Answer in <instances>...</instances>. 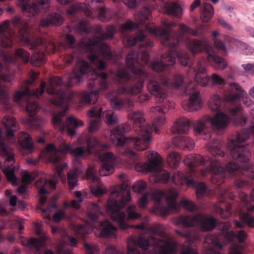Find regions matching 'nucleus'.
Here are the masks:
<instances>
[{
  "mask_svg": "<svg viewBox=\"0 0 254 254\" xmlns=\"http://www.w3.org/2000/svg\"><path fill=\"white\" fill-rule=\"evenodd\" d=\"M85 152V150L82 147H73L72 146L70 154L75 158H81Z\"/></svg>",
  "mask_w": 254,
  "mask_h": 254,
  "instance_id": "nucleus-50",
  "label": "nucleus"
},
{
  "mask_svg": "<svg viewBox=\"0 0 254 254\" xmlns=\"http://www.w3.org/2000/svg\"><path fill=\"white\" fill-rule=\"evenodd\" d=\"M64 211L63 209L60 210L53 216V219L55 222H60L61 220L65 218Z\"/></svg>",
  "mask_w": 254,
  "mask_h": 254,
  "instance_id": "nucleus-55",
  "label": "nucleus"
},
{
  "mask_svg": "<svg viewBox=\"0 0 254 254\" xmlns=\"http://www.w3.org/2000/svg\"><path fill=\"white\" fill-rule=\"evenodd\" d=\"M75 231L77 234L84 237L86 235L91 233L92 230L88 226L84 224H77L75 226Z\"/></svg>",
  "mask_w": 254,
  "mask_h": 254,
  "instance_id": "nucleus-46",
  "label": "nucleus"
},
{
  "mask_svg": "<svg viewBox=\"0 0 254 254\" xmlns=\"http://www.w3.org/2000/svg\"><path fill=\"white\" fill-rule=\"evenodd\" d=\"M64 21V18L62 15L54 12L42 19L39 25L42 27H48L51 26H58L62 24Z\"/></svg>",
  "mask_w": 254,
  "mask_h": 254,
  "instance_id": "nucleus-25",
  "label": "nucleus"
},
{
  "mask_svg": "<svg viewBox=\"0 0 254 254\" xmlns=\"http://www.w3.org/2000/svg\"><path fill=\"white\" fill-rule=\"evenodd\" d=\"M214 13V7L209 3L204 2L200 7V18L202 21L206 22L210 20Z\"/></svg>",
  "mask_w": 254,
  "mask_h": 254,
  "instance_id": "nucleus-36",
  "label": "nucleus"
},
{
  "mask_svg": "<svg viewBox=\"0 0 254 254\" xmlns=\"http://www.w3.org/2000/svg\"><path fill=\"white\" fill-rule=\"evenodd\" d=\"M251 185V183L243 177L236 179L235 182V187L237 189H246L249 188Z\"/></svg>",
  "mask_w": 254,
  "mask_h": 254,
  "instance_id": "nucleus-48",
  "label": "nucleus"
},
{
  "mask_svg": "<svg viewBox=\"0 0 254 254\" xmlns=\"http://www.w3.org/2000/svg\"><path fill=\"white\" fill-rule=\"evenodd\" d=\"M173 142L176 147L183 150H191L194 145V141L187 136L176 137L173 139Z\"/></svg>",
  "mask_w": 254,
  "mask_h": 254,
  "instance_id": "nucleus-28",
  "label": "nucleus"
},
{
  "mask_svg": "<svg viewBox=\"0 0 254 254\" xmlns=\"http://www.w3.org/2000/svg\"><path fill=\"white\" fill-rule=\"evenodd\" d=\"M146 187V183L145 182L140 180L132 186V190L134 192H142Z\"/></svg>",
  "mask_w": 254,
  "mask_h": 254,
  "instance_id": "nucleus-51",
  "label": "nucleus"
},
{
  "mask_svg": "<svg viewBox=\"0 0 254 254\" xmlns=\"http://www.w3.org/2000/svg\"><path fill=\"white\" fill-rule=\"evenodd\" d=\"M172 182L176 185L186 183L188 186L196 187V194L198 197L207 194V186L203 182L196 183L191 175L188 177L181 172L174 173L172 178Z\"/></svg>",
  "mask_w": 254,
  "mask_h": 254,
  "instance_id": "nucleus-17",
  "label": "nucleus"
},
{
  "mask_svg": "<svg viewBox=\"0 0 254 254\" xmlns=\"http://www.w3.org/2000/svg\"><path fill=\"white\" fill-rule=\"evenodd\" d=\"M222 197L223 200H220V203L215 206V212L220 215L221 218L227 219L232 215V206L226 202L227 197L231 200H235L236 196L228 190H223L222 191Z\"/></svg>",
  "mask_w": 254,
  "mask_h": 254,
  "instance_id": "nucleus-19",
  "label": "nucleus"
},
{
  "mask_svg": "<svg viewBox=\"0 0 254 254\" xmlns=\"http://www.w3.org/2000/svg\"><path fill=\"white\" fill-rule=\"evenodd\" d=\"M194 73L195 82L190 81L186 88L185 92L190 95L188 100L182 102L183 108L189 112H193L200 109L201 102L199 96V91L197 89V84L201 86H205L209 83L212 85L223 86L225 83L222 77L216 73L212 74L210 76L206 75V69L204 61H198L196 67L192 68Z\"/></svg>",
  "mask_w": 254,
  "mask_h": 254,
  "instance_id": "nucleus-7",
  "label": "nucleus"
},
{
  "mask_svg": "<svg viewBox=\"0 0 254 254\" xmlns=\"http://www.w3.org/2000/svg\"><path fill=\"white\" fill-rule=\"evenodd\" d=\"M65 39L67 44L70 45L74 44L76 41L74 37L70 34H66Z\"/></svg>",
  "mask_w": 254,
  "mask_h": 254,
  "instance_id": "nucleus-62",
  "label": "nucleus"
},
{
  "mask_svg": "<svg viewBox=\"0 0 254 254\" xmlns=\"http://www.w3.org/2000/svg\"><path fill=\"white\" fill-rule=\"evenodd\" d=\"M87 144L89 152L98 151L100 150V148L105 149L107 148L106 144H102L93 136L90 137L87 139Z\"/></svg>",
  "mask_w": 254,
  "mask_h": 254,
  "instance_id": "nucleus-40",
  "label": "nucleus"
},
{
  "mask_svg": "<svg viewBox=\"0 0 254 254\" xmlns=\"http://www.w3.org/2000/svg\"><path fill=\"white\" fill-rule=\"evenodd\" d=\"M247 237V234L244 230H240L237 233L233 231H230L224 234V242L229 243L235 239H237L240 244L244 243Z\"/></svg>",
  "mask_w": 254,
  "mask_h": 254,
  "instance_id": "nucleus-33",
  "label": "nucleus"
},
{
  "mask_svg": "<svg viewBox=\"0 0 254 254\" xmlns=\"http://www.w3.org/2000/svg\"><path fill=\"white\" fill-rule=\"evenodd\" d=\"M222 145L220 142L216 140L211 141L207 145V149L214 157L219 156L223 157L225 156L224 152L221 150V146Z\"/></svg>",
  "mask_w": 254,
  "mask_h": 254,
  "instance_id": "nucleus-39",
  "label": "nucleus"
},
{
  "mask_svg": "<svg viewBox=\"0 0 254 254\" xmlns=\"http://www.w3.org/2000/svg\"><path fill=\"white\" fill-rule=\"evenodd\" d=\"M2 123L5 127H16L17 122L16 119L10 116H5L3 117Z\"/></svg>",
  "mask_w": 254,
  "mask_h": 254,
  "instance_id": "nucleus-49",
  "label": "nucleus"
},
{
  "mask_svg": "<svg viewBox=\"0 0 254 254\" xmlns=\"http://www.w3.org/2000/svg\"><path fill=\"white\" fill-rule=\"evenodd\" d=\"M219 35V33L217 31H214L212 32V35L213 37L214 45L212 46L213 49H210L213 53L216 51L220 53L221 54L225 56L227 54V49L225 47V44L220 40L216 38Z\"/></svg>",
  "mask_w": 254,
  "mask_h": 254,
  "instance_id": "nucleus-38",
  "label": "nucleus"
},
{
  "mask_svg": "<svg viewBox=\"0 0 254 254\" xmlns=\"http://www.w3.org/2000/svg\"><path fill=\"white\" fill-rule=\"evenodd\" d=\"M35 234L39 238L31 237L29 239L20 237L18 242L24 246L27 251H31L38 254L42 253V248L46 247V242L48 237L46 234L43 232L41 225L36 223L35 224Z\"/></svg>",
  "mask_w": 254,
  "mask_h": 254,
  "instance_id": "nucleus-15",
  "label": "nucleus"
},
{
  "mask_svg": "<svg viewBox=\"0 0 254 254\" xmlns=\"http://www.w3.org/2000/svg\"><path fill=\"white\" fill-rule=\"evenodd\" d=\"M177 225H182L184 227L199 226L204 231H210L215 229L217 221L213 216H207L201 213L196 215H180L173 220Z\"/></svg>",
  "mask_w": 254,
  "mask_h": 254,
  "instance_id": "nucleus-11",
  "label": "nucleus"
},
{
  "mask_svg": "<svg viewBox=\"0 0 254 254\" xmlns=\"http://www.w3.org/2000/svg\"><path fill=\"white\" fill-rule=\"evenodd\" d=\"M179 205L190 212H193L196 210L195 204L192 202L188 200L181 201Z\"/></svg>",
  "mask_w": 254,
  "mask_h": 254,
  "instance_id": "nucleus-52",
  "label": "nucleus"
},
{
  "mask_svg": "<svg viewBox=\"0 0 254 254\" xmlns=\"http://www.w3.org/2000/svg\"><path fill=\"white\" fill-rule=\"evenodd\" d=\"M99 158L103 162L99 170L101 176H106L112 174L114 171L116 157L112 152H105L100 154Z\"/></svg>",
  "mask_w": 254,
  "mask_h": 254,
  "instance_id": "nucleus-20",
  "label": "nucleus"
},
{
  "mask_svg": "<svg viewBox=\"0 0 254 254\" xmlns=\"http://www.w3.org/2000/svg\"><path fill=\"white\" fill-rule=\"evenodd\" d=\"M243 252L241 247L238 245H234L229 249V254H242Z\"/></svg>",
  "mask_w": 254,
  "mask_h": 254,
  "instance_id": "nucleus-56",
  "label": "nucleus"
},
{
  "mask_svg": "<svg viewBox=\"0 0 254 254\" xmlns=\"http://www.w3.org/2000/svg\"><path fill=\"white\" fill-rule=\"evenodd\" d=\"M38 75V73L32 70L30 79L25 81V85L17 91L14 96V100L16 102L18 103L22 102L25 104L26 111L30 116H34L39 108L38 103L33 100L32 97L35 96L38 98L43 94L46 87V83L44 81L41 82L39 88H36L33 91H31L27 86L33 83Z\"/></svg>",
  "mask_w": 254,
  "mask_h": 254,
  "instance_id": "nucleus-9",
  "label": "nucleus"
},
{
  "mask_svg": "<svg viewBox=\"0 0 254 254\" xmlns=\"http://www.w3.org/2000/svg\"><path fill=\"white\" fill-rule=\"evenodd\" d=\"M0 136L1 130L0 129ZM0 155L4 159V167L2 172L5 175L8 182L13 185H17V178L15 175V167L13 166L15 162L13 149L6 145L0 136Z\"/></svg>",
  "mask_w": 254,
  "mask_h": 254,
  "instance_id": "nucleus-14",
  "label": "nucleus"
},
{
  "mask_svg": "<svg viewBox=\"0 0 254 254\" xmlns=\"http://www.w3.org/2000/svg\"><path fill=\"white\" fill-rule=\"evenodd\" d=\"M194 133L196 135L206 134L210 137V134H207L208 132L205 124L201 121H197L193 124Z\"/></svg>",
  "mask_w": 254,
  "mask_h": 254,
  "instance_id": "nucleus-42",
  "label": "nucleus"
},
{
  "mask_svg": "<svg viewBox=\"0 0 254 254\" xmlns=\"http://www.w3.org/2000/svg\"><path fill=\"white\" fill-rule=\"evenodd\" d=\"M11 25L16 28L18 32V36L23 41L29 48L35 52L30 59V54L23 48H18L15 51V55L17 59L20 60L23 63H28L30 60L31 64L35 66H40L43 65L46 60V53L49 54L53 53L56 50V46L51 42L48 46L45 39L41 37L33 36L30 33V28L28 24L24 22L20 17L15 16L12 20Z\"/></svg>",
  "mask_w": 254,
  "mask_h": 254,
  "instance_id": "nucleus-5",
  "label": "nucleus"
},
{
  "mask_svg": "<svg viewBox=\"0 0 254 254\" xmlns=\"http://www.w3.org/2000/svg\"><path fill=\"white\" fill-rule=\"evenodd\" d=\"M64 60L66 65H70L72 64L75 60L74 54L66 55L64 56Z\"/></svg>",
  "mask_w": 254,
  "mask_h": 254,
  "instance_id": "nucleus-57",
  "label": "nucleus"
},
{
  "mask_svg": "<svg viewBox=\"0 0 254 254\" xmlns=\"http://www.w3.org/2000/svg\"><path fill=\"white\" fill-rule=\"evenodd\" d=\"M91 191L93 194L97 196L102 195L105 193L104 190L101 188H92Z\"/></svg>",
  "mask_w": 254,
  "mask_h": 254,
  "instance_id": "nucleus-63",
  "label": "nucleus"
},
{
  "mask_svg": "<svg viewBox=\"0 0 254 254\" xmlns=\"http://www.w3.org/2000/svg\"><path fill=\"white\" fill-rule=\"evenodd\" d=\"M231 119L226 114L220 112L214 117H207V121L209 122L213 127L217 129L225 128L230 123Z\"/></svg>",
  "mask_w": 254,
  "mask_h": 254,
  "instance_id": "nucleus-23",
  "label": "nucleus"
},
{
  "mask_svg": "<svg viewBox=\"0 0 254 254\" xmlns=\"http://www.w3.org/2000/svg\"><path fill=\"white\" fill-rule=\"evenodd\" d=\"M182 8L175 2H167L164 4V12L175 18H179L182 15Z\"/></svg>",
  "mask_w": 254,
  "mask_h": 254,
  "instance_id": "nucleus-32",
  "label": "nucleus"
},
{
  "mask_svg": "<svg viewBox=\"0 0 254 254\" xmlns=\"http://www.w3.org/2000/svg\"><path fill=\"white\" fill-rule=\"evenodd\" d=\"M95 33L99 36H94L89 39L88 42L85 44V50L86 52L90 53L88 58L91 63L97 66L99 71L93 69L88 62L80 61L76 64L71 73L64 75L63 78L58 76L52 77L46 88L48 94L52 96L51 99L52 104L63 109L62 112L53 115V125L62 132L66 131L71 136L75 134L76 131L70 126L77 127L82 126L83 123L73 116L66 118V123L62 120V118L68 109L69 104L74 98L73 93L69 90H64L62 85L68 87L78 85L83 82L84 75L92 71L91 77L89 78L87 84L90 92H84L81 96L83 102L90 104H95L97 101L99 94L108 89L111 85L108 74L102 71L106 69L107 64L99 59L97 53L101 54L106 60L113 59L114 55L110 48L104 40L113 38L116 32Z\"/></svg>",
  "mask_w": 254,
  "mask_h": 254,
  "instance_id": "nucleus-2",
  "label": "nucleus"
},
{
  "mask_svg": "<svg viewBox=\"0 0 254 254\" xmlns=\"http://www.w3.org/2000/svg\"><path fill=\"white\" fill-rule=\"evenodd\" d=\"M34 179L32 176L28 172H25L22 177L23 182L27 184H30L31 182Z\"/></svg>",
  "mask_w": 254,
  "mask_h": 254,
  "instance_id": "nucleus-60",
  "label": "nucleus"
},
{
  "mask_svg": "<svg viewBox=\"0 0 254 254\" xmlns=\"http://www.w3.org/2000/svg\"><path fill=\"white\" fill-rule=\"evenodd\" d=\"M137 229L147 231L151 236H141L135 241L132 238L127 241V254H175V243L171 241L160 224L150 227L143 223L134 226ZM105 254H125L113 245L108 246Z\"/></svg>",
  "mask_w": 254,
  "mask_h": 254,
  "instance_id": "nucleus-4",
  "label": "nucleus"
},
{
  "mask_svg": "<svg viewBox=\"0 0 254 254\" xmlns=\"http://www.w3.org/2000/svg\"><path fill=\"white\" fill-rule=\"evenodd\" d=\"M148 161L141 165L142 170L145 172H151L156 174L157 179L160 182L167 183L170 179L169 173L160 168L161 158L156 152L149 151L146 152Z\"/></svg>",
  "mask_w": 254,
  "mask_h": 254,
  "instance_id": "nucleus-13",
  "label": "nucleus"
},
{
  "mask_svg": "<svg viewBox=\"0 0 254 254\" xmlns=\"http://www.w3.org/2000/svg\"><path fill=\"white\" fill-rule=\"evenodd\" d=\"M242 66L246 72L250 74L254 73V64H243Z\"/></svg>",
  "mask_w": 254,
  "mask_h": 254,
  "instance_id": "nucleus-59",
  "label": "nucleus"
},
{
  "mask_svg": "<svg viewBox=\"0 0 254 254\" xmlns=\"http://www.w3.org/2000/svg\"><path fill=\"white\" fill-rule=\"evenodd\" d=\"M191 125L190 121L186 118H181L176 122L172 128L174 133H187Z\"/></svg>",
  "mask_w": 254,
  "mask_h": 254,
  "instance_id": "nucleus-30",
  "label": "nucleus"
},
{
  "mask_svg": "<svg viewBox=\"0 0 254 254\" xmlns=\"http://www.w3.org/2000/svg\"><path fill=\"white\" fill-rule=\"evenodd\" d=\"M19 143L23 151L27 153H30L33 151V144L30 135L26 132L19 134Z\"/></svg>",
  "mask_w": 254,
  "mask_h": 254,
  "instance_id": "nucleus-31",
  "label": "nucleus"
},
{
  "mask_svg": "<svg viewBox=\"0 0 254 254\" xmlns=\"http://www.w3.org/2000/svg\"><path fill=\"white\" fill-rule=\"evenodd\" d=\"M87 114L90 117L96 118L95 119L90 121L89 127V132H94L98 128L99 123L101 121L100 118L103 115V108L101 106L93 107L88 111Z\"/></svg>",
  "mask_w": 254,
  "mask_h": 254,
  "instance_id": "nucleus-24",
  "label": "nucleus"
},
{
  "mask_svg": "<svg viewBox=\"0 0 254 254\" xmlns=\"http://www.w3.org/2000/svg\"><path fill=\"white\" fill-rule=\"evenodd\" d=\"M15 32L10 27L9 21L6 20L0 25V43L4 48L11 47Z\"/></svg>",
  "mask_w": 254,
  "mask_h": 254,
  "instance_id": "nucleus-21",
  "label": "nucleus"
},
{
  "mask_svg": "<svg viewBox=\"0 0 254 254\" xmlns=\"http://www.w3.org/2000/svg\"><path fill=\"white\" fill-rule=\"evenodd\" d=\"M150 98V96L147 93H144L140 94L137 98V101L141 103H144L145 102L148 101Z\"/></svg>",
  "mask_w": 254,
  "mask_h": 254,
  "instance_id": "nucleus-61",
  "label": "nucleus"
},
{
  "mask_svg": "<svg viewBox=\"0 0 254 254\" xmlns=\"http://www.w3.org/2000/svg\"><path fill=\"white\" fill-rule=\"evenodd\" d=\"M71 148V146L62 143L58 149L54 144L50 143L42 151L41 154L51 163L57 164L60 163L62 155L65 156L68 153H70Z\"/></svg>",
  "mask_w": 254,
  "mask_h": 254,
  "instance_id": "nucleus-16",
  "label": "nucleus"
},
{
  "mask_svg": "<svg viewBox=\"0 0 254 254\" xmlns=\"http://www.w3.org/2000/svg\"><path fill=\"white\" fill-rule=\"evenodd\" d=\"M217 52L218 53L217 51L213 53L212 50H210L207 54V61L215 68L224 69L227 67L228 64L224 59L215 54Z\"/></svg>",
  "mask_w": 254,
  "mask_h": 254,
  "instance_id": "nucleus-27",
  "label": "nucleus"
},
{
  "mask_svg": "<svg viewBox=\"0 0 254 254\" xmlns=\"http://www.w3.org/2000/svg\"><path fill=\"white\" fill-rule=\"evenodd\" d=\"M52 232L54 235L60 234L63 243L72 247L77 246V240L75 238L68 235L65 231L62 232L59 228L53 227Z\"/></svg>",
  "mask_w": 254,
  "mask_h": 254,
  "instance_id": "nucleus-37",
  "label": "nucleus"
},
{
  "mask_svg": "<svg viewBox=\"0 0 254 254\" xmlns=\"http://www.w3.org/2000/svg\"><path fill=\"white\" fill-rule=\"evenodd\" d=\"M67 178L69 189L72 190L76 186L77 183L76 173L74 171L69 172L67 175Z\"/></svg>",
  "mask_w": 254,
  "mask_h": 254,
  "instance_id": "nucleus-47",
  "label": "nucleus"
},
{
  "mask_svg": "<svg viewBox=\"0 0 254 254\" xmlns=\"http://www.w3.org/2000/svg\"><path fill=\"white\" fill-rule=\"evenodd\" d=\"M28 251L29 252H33L37 254H40L33 251ZM43 253L44 254H55L54 252L52 250L50 249H46L44 251V252L42 251V253L41 254H42ZM56 254H72V253L70 250L67 249L63 244H61L57 247Z\"/></svg>",
  "mask_w": 254,
  "mask_h": 254,
  "instance_id": "nucleus-45",
  "label": "nucleus"
},
{
  "mask_svg": "<svg viewBox=\"0 0 254 254\" xmlns=\"http://www.w3.org/2000/svg\"><path fill=\"white\" fill-rule=\"evenodd\" d=\"M175 232L180 236L188 239L183 245L184 248L182 254H198L197 251L194 247L193 243L190 241L191 234L190 233H183L178 230H176Z\"/></svg>",
  "mask_w": 254,
  "mask_h": 254,
  "instance_id": "nucleus-29",
  "label": "nucleus"
},
{
  "mask_svg": "<svg viewBox=\"0 0 254 254\" xmlns=\"http://www.w3.org/2000/svg\"><path fill=\"white\" fill-rule=\"evenodd\" d=\"M117 230L108 221L100 222V235L103 237H110L114 236L115 232Z\"/></svg>",
  "mask_w": 254,
  "mask_h": 254,
  "instance_id": "nucleus-35",
  "label": "nucleus"
},
{
  "mask_svg": "<svg viewBox=\"0 0 254 254\" xmlns=\"http://www.w3.org/2000/svg\"><path fill=\"white\" fill-rule=\"evenodd\" d=\"M90 209V211L88 214L89 218L94 222H98L99 216L102 214L100 207L97 203L93 202L91 204Z\"/></svg>",
  "mask_w": 254,
  "mask_h": 254,
  "instance_id": "nucleus-41",
  "label": "nucleus"
},
{
  "mask_svg": "<svg viewBox=\"0 0 254 254\" xmlns=\"http://www.w3.org/2000/svg\"><path fill=\"white\" fill-rule=\"evenodd\" d=\"M148 193H146L139 199L138 204L139 207L141 208L145 207L148 202Z\"/></svg>",
  "mask_w": 254,
  "mask_h": 254,
  "instance_id": "nucleus-54",
  "label": "nucleus"
},
{
  "mask_svg": "<svg viewBox=\"0 0 254 254\" xmlns=\"http://www.w3.org/2000/svg\"><path fill=\"white\" fill-rule=\"evenodd\" d=\"M155 6L154 4L144 6L135 16L136 22L127 20L121 25L120 30L122 33L131 31L143 25H144V29L139 30L138 33L134 35L125 38L127 46H133L137 44L139 49L130 51L126 58V64L131 74L123 68L117 70L114 76L115 83L118 84L126 83V86L109 93L107 96L116 109L126 108L128 111H131L133 107L131 96L141 91L144 81L149 76L144 70V65L149 61L147 49L153 47V42L148 39L147 33L159 37L162 44L169 48L168 52L163 54L160 61H153L150 64L151 68L158 72L156 76L159 81L152 78L147 83V89L154 97L157 104L152 108L151 111L160 115L156 117L151 126L145 121L142 112L138 111L129 113L128 117L132 122L133 128L137 136H126L127 125L118 126L111 132V139L113 143L123 146L127 143L137 151L145 150L149 147L153 129L158 132L157 127L165 122L164 114L174 107L175 103L169 99L167 88H179L184 82V78L181 75L175 74L171 79L168 76V70L175 64L177 57L181 64L190 66V59L189 54L185 51L180 50L178 47L183 40L184 34L200 36L199 28L194 30L184 24H180L176 31L173 29L177 26V24L168 20L163 21L161 27L149 25L148 22Z\"/></svg>",
  "mask_w": 254,
  "mask_h": 254,
  "instance_id": "nucleus-1",
  "label": "nucleus"
},
{
  "mask_svg": "<svg viewBox=\"0 0 254 254\" xmlns=\"http://www.w3.org/2000/svg\"><path fill=\"white\" fill-rule=\"evenodd\" d=\"M130 200V185L127 182H123L117 189L112 191L107 201V211L110 213L112 219L117 223L120 228L126 230L129 225L127 220H136L141 215L136 212L134 205H129L127 209V217L121 209Z\"/></svg>",
  "mask_w": 254,
  "mask_h": 254,
  "instance_id": "nucleus-6",
  "label": "nucleus"
},
{
  "mask_svg": "<svg viewBox=\"0 0 254 254\" xmlns=\"http://www.w3.org/2000/svg\"><path fill=\"white\" fill-rule=\"evenodd\" d=\"M103 1V0H86L85 3H79L73 5L66 12L69 15H73L77 11L81 10L87 17L93 19L96 16L94 13L96 11L98 12V16L102 21H107L110 18L107 17L106 7L102 5Z\"/></svg>",
  "mask_w": 254,
  "mask_h": 254,
  "instance_id": "nucleus-12",
  "label": "nucleus"
},
{
  "mask_svg": "<svg viewBox=\"0 0 254 254\" xmlns=\"http://www.w3.org/2000/svg\"><path fill=\"white\" fill-rule=\"evenodd\" d=\"M251 135L254 137V125L250 129H243L237 132L235 138L228 143L232 158L244 163L241 168L238 164L234 162L228 163L225 168L222 166L220 160L214 157L206 160L197 154L187 156L184 163L192 169L202 166L197 169L200 171V175L204 177L210 174L211 183L217 186L224 182L227 173L232 176L242 175L254 180V166L249 161L251 155L250 150L248 146L243 144Z\"/></svg>",
  "mask_w": 254,
  "mask_h": 254,
  "instance_id": "nucleus-3",
  "label": "nucleus"
},
{
  "mask_svg": "<svg viewBox=\"0 0 254 254\" xmlns=\"http://www.w3.org/2000/svg\"><path fill=\"white\" fill-rule=\"evenodd\" d=\"M18 5L23 11L28 13V16H34L38 14L41 9L47 10L50 6V0H36V2L30 4V0H18Z\"/></svg>",
  "mask_w": 254,
  "mask_h": 254,
  "instance_id": "nucleus-18",
  "label": "nucleus"
},
{
  "mask_svg": "<svg viewBox=\"0 0 254 254\" xmlns=\"http://www.w3.org/2000/svg\"><path fill=\"white\" fill-rule=\"evenodd\" d=\"M187 46L193 55L203 50L207 54L211 50L210 49H213L209 40L205 38L201 40L195 39H188L187 42Z\"/></svg>",
  "mask_w": 254,
  "mask_h": 254,
  "instance_id": "nucleus-22",
  "label": "nucleus"
},
{
  "mask_svg": "<svg viewBox=\"0 0 254 254\" xmlns=\"http://www.w3.org/2000/svg\"><path fill=\"white\" fill-rule=\"evenodd\" d=\"M229 88L223 95L224 101H222L218 95H214L209 103V108L212 111L224 110L232 116H238L242 108L240 102L242 98L244 104L247 107L253 105V102L246 96L247 93L237 83L230 82Z\"/></svg>",
  "mask_w": 254,
  "mask_h": 254,
  "instance_id": "nucleus-8",
  "label": "nucleus"
},
{
  "mask_svg": "<svg viewBox=\"0 0 254 254\" xmlns=\"http://www.w3.org/2000/svg\"><path fill=\"white\" fill-rule=\"evenodd\" d=\"M178 197V193L173 190L166 191L160 190L154 191L152 193L155 205L153 210L154 213L165 216L171 212L178 211L179 206L176 201Z\"/></svg>",
  "mask_w": 254,
  "mask_h": 254,
  "instance_id": "nucleus-10",
  "label": "nucleus"
},
{
  "mask_svg": "<svg viewBox=\"0 0 254 254\" xmlns=\"http://www.w3.org/2000/svg\"><path fill=\"white\" fill-rule=\"evenodd\" d=\"M231 227V224L230 222L227 221L223 222L221 225V228L222 229V231L223 232V236L221 235H211L212 236H216L218 237L219 238V241L220 242V239H221L222 237L224 238V234L226 232H228L227 231L229 230L230 228Z\"/></svg>",
  "mask_w": 254,
  "mask_h": 254,
  "instance_id": "nucleus-53",
  "label": "nucleus"
},
{
  "mask_svg": "<svg viewBox=\"0 0 254 254\" xmlns=\"http://www.w3.org/2000/svg\"><path fill=\"white\" fill-rule=\"evenodd\" d=\"M82 201L81 198L78 199L77 200L74 199L71 201L70 203V206L73 208H79L80 205L79 203Z\"/></svg>",
  "mask_w": 254,
  "mask_h": 254,
  "instance_id": "nucleus-64",
  "label": "nucleus"
},
{
  "mask_svg": "<svg viewBox=\"0 0 254 254\" xmlns=\"http://www.w3.org/2000/svg\"><path fill=\"white\" fill-rule=\"evenodd\" d=\"M204 242L208 245L206 254H222L216 250L217 249H221L223 247L222 244L219 241L218 237L208 235L205 238Z\"/></svg>",
  "mask_w": 254,
  "mask_h": 254,
  "instance_id": "nucleus-26",
  "label": "nucleus"
},
{
  "mask_svg": "<svg viewBox=\"0 0 254 254\" xmlns=\"http://www.w3.org/2000/svg\"><path fill=\"white\" fill-rule=\"evenodd\" d=\"M218 22L219 24L224 28H226L229 30H231L233 29V27L223 18H219L218 19Z\"/></svg>",
  "mask_w": 254,
  "mask_h": 254,
  "instance_id": "nucleus-58",
  "label": "nucleus"
},
{
  "mask_svg": "<svg viewBox=\"0 0 254 254\" xmlns=\"http://www.w3.org/2000/svg\"><path fill=\"white\" fill-rule=\"evenodd\" d=\"M104 121L109 126H114L118 122V119L113 110H107L104 112Z\"/></svg>",
  "mask_w": 254,
  "mask_h": 254,
  "instance_id": "nucleus-43",
  "label": "nucleus"
},
{
  "mask_svg": "<svg viewBox=\"0 0 254 254\" xmlns=\"http://www.w3.org/2000/svg\"><path fill=\"white\" fill-rule=\"evenodd\" d=\"M180 160V155L175 152H172L170 153L167 157V162L172 168H177Z\"/></svg>",
  "mask_w": 254,
  "mask_h": 254,
  "instance_id": "nucleus-44",
  "label": "nucleus"
},
{
  "mask_svg": "<svg viewBox=\"0 0 254 254\" xmlns=\"http://www.w3.org/2000/svg\"><path fill=\"white\" fill-rule=\"evenodd\" d=\"M240 221H235V226L239 228H242L247 225L249 227H254V216L248 212L243 213L240 218Z\"/></svg>",
  "mask_w": 254,
  "mask_h": 254,
  "instance_id": "nucleus-34",
  "label": "nucleus"
}]
</instances>
